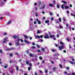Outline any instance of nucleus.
<instances>
[{
    "label": "nucleus",
    "instance_id": "obj_1",
    "mask_svg": "<svg viewBox=\"0 0 75 75\" xmlns=\"http://www.w3.org/2000/svg\"><path fill=\"white\" fill-rule=\"evenodd\" d=\"M14 49H15V48L14 47H11L10 48H8L6 49V51H11V50H14Z\"/></svg>",
    "mask_w": 75,
    "mask_h": 75
},
{
    "label": "nucleus",
    "instance_id": "obj_2",
    "mask_svg": "<svg viewBox=\"0 0 75 75\" xmlns=\"http://www.w3.org/2000/svg\"><path fill=\"white\" fill-rule=\"evenodd\" d=\"M58 48L59 50H61L62 49H63L64 48V45H62L61 46H59Z\"/></svg>",
    "mask_w": 75,
    "mask_h": 75
},
{
    "label": "nucleus",
    "instance_id": "obj_3",
    "mask_svg": "<svg viewBox=\"0 0 75 75\" xmlns=\"http://www.w3.org/2000/svg\"><path fill=\"white\" fill-rule=\"evenodd\" d=\"M7 37H6V38L4 39L3 42V43H6V41H7Z\"/></svg>",
    "mask_w": 75,
    "mask_h": 75
},
{
    "label": "nucleus",
    "instance_id": "obj_4",
    "mask_svg": "<svg viewBox=\"0 0 75 75\" xmlns=\"http://www.w3.org/2000/svg\"><path fill=\"white\" fill-rule=\"evenodd\" d=\"M52 38L53 37H55V35H50L49 38Z\"/></svg>",
    "mask_w": 75,
    "mask_h": 75
},
{
    "label": "nucleus",
    "instance_id": "obj_5",
    "mask_svg": "<svg viewBox=\"0 0 75 75\" xmlns=\"http://www.w3.org/2000/svg\"><path fill=\"white\" fill-rule=\"evenodd\" d=\"M52 69L53 71H55L57 70V68L55 67H54Z\"/></svg>",
    "mask_w": 75,
    "mask_h": 75
},
{
    "label": "nucleus",
    "instance_id": "obj_6",
    "mask_svg": "<svg viewBox=\"0 0 75 75\" xmlns=\"http://www.w3.org/2000/svg\"><path fill=\"white\" fill-rule=\"evenodd\" d=\"M44 38H45V39H47L48 38H50V37L46 36H44Z\"/></svg>",
    "mask_w": 75,
    "mask_h": 75
},
{
    "label": "nucleus",
    "instance_id": "obj_7",
    "mask_svg": "<svg viewBox=\"0 0 75 75\" xmlns=\"http://www.w3.org/2000/svg\"><path fill=\"white\" fill-rule=\"evenodd\" d=\"M38 6H40V5L41 4V1H39L38 2Z\"/></svg>",
    "mask_w": 75,
    "mask_h": 75
},
{
    "label": "nucleus",
    "instance_id": "obj_8",
    "mask_svg": "<svg viewBox=\"0 0 75 75\" xmlns=\"http://www.w3.org/2000/svg\"><path fill=\"white\" fill-rule=\"evenodd\" d=\"M17 37L16 35L13 36V38H14V39H17Z\"/></svg>",
    "mask_w": 75,
    "mask_h": 75
},
{
    "label": "nucleus",
    "instance_id": "obj_9",
    "mask_svg": "<svg viewBox=\"0 0 75 75\" xmlns=\"http://www.w3.org/2000/svg\"><path fill=\"white\" fill-rule=\"evenodd\" d=\"M16 45H17V46H20V44H19V43H18V42H16Z\"/></svg>",
    "mask_w": 75,
    "mask_h": 75
},
{
    "label": "nucleus",
    "instance_id": "obj_10",
    "mask_svg": "<svg viewBox=\"0 0 75 75\" xmlns=\"http://www.w3.org/2000/svg\"><path fill=\"white\" fill-rule=\"evenodd\" d=\"M64 4H62L61 6L62 8L63 9V10H64Z\"/></svg>",
    "mask_w": 75,
    "mask_h": 75
},
{
    "label": "nucleus",
    "instance_id": "obj_11",
    "mask_svg": "<svg viewBox=\"0 0 75 75\" xmlns=\"http://www.w3.org/2000/svg\"><path fill=\"white\" fill-rule=\"evenodd\" d=\"M69 62H70V63H71V64H75V62L74 63H73L71 61H69Z\"/></svg>",
    "mask_w": 75,
    "mask_h": 75
},
{
    "label": "nucleus",
    "instance_id": "obj_12",
    "mask_svg": "<svg viewBox=\"0 0 75 75\" xmlns=\"http://www.w3.org/2000/svg\"><path fill=\"white\" fill-rule=\"evenodd\" d=\"M24 37L26 39H28V36L26 35H24Z\"/></svg>",
    "mask_w": 75,
    "mask_h": 75
},
{
    "label": "nucleus",
    "instance_id": "obj_13",
    "mask_svg": "<svg viewBox=\"0 0 75 75\" xmlns=\"http://www.w3.org/2000/svg\"><path fill=\"white\" fill-rule=\"evenodd\" d=\"M69 6H67L65 7V8L66 9H68V8H69Z\"/></svg>",
    "mask_w": 75,
    "mask_h": 75
},
{
    "label": "nucleus",
    "instance_id": "obj_14",
    "mask_svg": "<svg viewBox=\"0 0 75 75\" xmlns=\"http://www.w3.org/2000/svg\"><path fill=\"white\" fill-rule=\"evenodd\" d=\"M62 3H64V4H67V2L65 1H62Z\"/></svg>",
    "mask_w": 75,
    "mask_h": 75
},
{
    "label": "nucleus",
    "instance_id": "obj_15",
    "mask_svg": "<svg viewBox=\"0 0 75 75\" xmlns=\"http://www.w3.org/2000/svg\"><path fill=\"white\" fill-rule=\"evenodd\" d=\"M41 50H42V51H45V49L44 48H42Z\"/></svg>",
    "mask_w": 75,
    "mask_h": 75
},
{
    "label": "nucleus",
    "instance_id": "obj_16",
    "mask_svg": "<svg viewBox=\"0 0 75 75\" xmlns=\"http://www.w3.org/2000/svg\"><path fill=\"white\" fill-rule=\"evenodd\" d=\"M31 69V67H29L28 68V71H30Z\"/></svg>",
    "mask_w": 75,
    "mask_h": 75
},
{
    "label": "nucleus",
    "instance_id": "obj_17",
    "mask_svg": "<svg viewBox=\"0 0 75 75\" xmlns=\"http://www.w3.org/2000/svg\"><path fill=\"white\" fill-rule=\"evenodd\" d=\"M11 22V21H9L7 23V24H10Z\"/></svg>",
    "mask_w": 75,
    "mask_h": 75
},
{
    "label": "nucleus",
    "instance_id": "obj_18",
    "mask_svg": "<svg viewBox=\"0 0 75 75\" xmlns=\"http://www.w3.org/2000/svg\"><path fill=\"white\" fill-rule=\"evenodd\" d=\"M45 23H50V21H49L47 20L45 21Z\"/></svg>",
    "mask_w": 75,
    "mask_h": 75
},
{
    "label": "nucleus",
    "instance_id": "obj_19",
    "mask_svg": "<svg viewBox=\"0 0 75 75\" xmlns=\"http://www.w3.org/2000/svg\"><path fill=\"white\" fill-rule=\"evenodd\" d=\"M36 37L37 38H38H38H40V37L38 35H37L36 36Z\"/></svg>",
    "mask_w": 75,
    "mask_h": 75
},
{
    "label": "nucleus",
    "instance_id": "obj_20",
    "mask_svg": "<svg viewBox=\"0 0 75 75\" xmlns=\"http://www.w3.org/2000/svg\"><path fill=\"white\" fill-rule=\"evenodd\" d=\"M9 55L10 56V57H13V54L12 53H10L9 54Z\"/></svg>",
    "mask_w": 75,
    "mask_h": 75
},
{
    "label": "nucleus",
    "instance_id": "obj_21",
    "mask_svg": "<svg viewBox=\"0 0 75 75\" xmlns=\"http://www.w3.org/2000/svg\"><path fill=\"white\" fill-rule=\"evenodd\" d=\"M26 63L27 65H28L29 64V62L26 61Z\"/></svg>",
    "mask_w": 75,
    "mask_h": 75
},
{
    "label": "nucleus",
    "instance_id": "obj_22",
    "mask_svg": "<svg viewBox=\"0 0 75 75\" xmlns=\"http://www.w3.org/2000/svg\"><path fill=\"white\" fill-rule=\"evenodd\" d=\"M9 63H10V64H11V63H13V60H10L9 61Z\"/></svg>",
    "mask_w": 75,
    "mask_h": 75
},
{
    "label": "nucleus",
    "instance_id": "obj_23",
    "mask_svg": "<svg viewBox=\"0 0 75 75\" xmlns=\"http://www.w3.org/2000/svg\"><path fill=\"white\" fill-rule=\"evenodd\" d=\"M16 71H18V67L16 66Z\"/></svg>",
    "mask_w": 75,
    "mask_h": 75
},
{
    "label": "nucleus",
    "instance_id": "obj_24",
    "mask_svg": "<svg viewBox=\"0 0 75 75\" xmlns=\"http://www.w3.org/2000/svg\"><path fill=\"white\" fill-rule=\"evenodd\" d=\"M57 8H59V5L57 4Z\"/></svg>",
    "mask_w": 75,
    "mask_h": 75
},
{
    "label": "nucleus",
    "instance_id": "obj_25",
    "mask_svg": "<svg viewBox=\"0 0 75 75\" xmlns=\"http://www.w3.org/2000/svg\"><path fill=\"white\" fill-rule=\"evenodd\" d=\"M59 43H60V44H62V45H64V43H63L62 42H60Z\"/></svg>",
    "mask_w": 75,
    "mask_h": 75
},
{
    "label": "nucleus",
    "instance_id": "obj_26",
    "mask_svg": "<svg viewBox=\"0 0 75 75\" xmlns=\"http://www.w3.org/2000/svg\"><path fill=\"white\" fill-rule=\"evenodd\" d=\"M43 36H44L43 35H41L40 36V38H42L43 37Z\"/></svg>",
    "mask_w": 75,
    "mask_h": 75
},
{
    "label": "nucleus",
    "instance_id": "obj_27",
    "mask_svg": "<svg viewBox=\"0 0 75 75\" xmlns=\"http://www.w3.org/2000/svg\"><path fill=\"white\" fill-rule=\"evenodd\" d=\"M20 40H21L20 39L18 38V39H17V41H18V42H19V41H20Z\"/></svg>",
    "mask_w": 75,
    "mask_h": 75
},
{
    "label": "nucleus",
    "instance_id": "obj_28",
    "mask_svg": "<svg viewBox=\"0 0 75 75\" xmlns=\"http://www.w3.org/2000/svg\"><path fill=\"white\" fill-rule=\"evenodd\" d=\"M30 56L31 57H33V54H32L30 53Z\"/></svg>",
    "mask_w": 75,
    "mask_h": 75
},
{
    "label": "nucleus",
    "instance_id": "obj_29",
    "mask_svg": "<svg viewBox=\"0 0 75 75\" xmlns=\"http://www.w3.org/2000/svg\"><path fill=\"white\" fill-rule=\"evenodd\" d=\"M63 20L64 21H66V19H65V18H63Z\"/></svg>",
    "mask_w": 75,
    "mask_h": 75
},
{
    "label": "nucleus",
    "instance_id": "obj_30",
    "mask_svg": "<svg viewBox=\"0 0 75 75\" xmlns=\"http://www.w3.org/2000/svg\"><path fill=\"white\" fill-rule=\"evenodd\" d=\"M37 51L38 52H41V51H40V50H37Z\"/></svg>",
    "mask_w": 75,
    "mask_h": 75
},
{
    "label": "nucleus",
    "instance_id": "obj_31",
    "mask_svg": "<svg viewBox=\"0 0 75 75\" xmlns=\"http://www.w3.org/2000/svg\"><path fill=\"white\" fill-rule=\"evenodd\" d=\"M20 41H21V42H24V41H23L22 39H21Z\"/></svg>",
    "mask_w": 75,
    "mask_h": 75
},
{
    "label": "nucleus",
    "instance_id": "obj_32",
    "mask_svg": "<svg viewBox=\"0 0 75 75\" xmlns=\"http://www.w3.org/2000/svg\"><path fill=\"white\" fill-rule=\"evenodd\" d=\"M39 59H41V60H42V58L41 57H39Z\"/></svg>",
    "mask_w": 75,
    "mask_h": 75
},
{
    "label": "nucleus",
    "instance_id": "obj_33",
    "mask_svg": "<svg viewBox=\"0 0 75 75\" xmlns=\"http://www.w3.org/2000/svg\"><path fill=\"white\" fill-rule=\"evenodd\" d=\"M36 46L37 47H38V48H40V46H39L38 45H37Z\"/></svg>",
    "mask_w": 75,
    "mask_h": 75
},
{
    "label": "nucleus",
    "instance_id": "obj_34",
    "mask_svg": "<svg viewBox=\"0 0 75 75\" xmlns=\"http://www.w3.org/2000/svg\"><path fill=\"white\" fill-rule=\"evenodd\" d=\"M0 52L1 54H3V51L1 50H0Z\"/></svg>",
    "mask_w": 75,
    "mask_h": 75
},
{
    "label": "nucleus",
    "instance_id": "obj_35",
    "mask_svg": "<svg viewBox=\"0 0 75 75\" xmlns=\"http://www.w3.org/2000/svg\"><path fill=\"white\" fill-rule=\"evenodd\" d=\"M59 21L60 22H61V18H59Z\"/></svg>",
    "mask_w": 75,
    "mask_h": 75
},
{
    "label": "nucleus",
    "instance_id": "obj_36",
    "mask_svg": "<svg viewBox=\"0 0 75 75\" xmlns=\"http://www.w3.org/2000/svg\"><path fill=\"white\" fill-rule=\"evenodd\" d=\"M50 7H52L53 6V5L52 4H50Z\"/></svg>",
    "mask_w": 75,
    "mask_h": 75
},
{
    "label": "nucleus",
    "instance_id": "obj_37",
    "mask_svg": "<svg viewBox=\"0 0 75 75\" xmlns=\"http://www.w3.org/2000/svg\"><path fill=\"white\" fill-rule=\"evenodd\" d=\"M71 16H74L75 15H74V14H73V13H71Z\"/></svg>",
    "mask_w": 75,
    "mask_h": 75
},
{
    "label": "nucleus",
    "instance_id": "obj_38",
    "mask_svg": "<svg viewBox=\"0 0 75 75\" xmlns=\"http://www.w3.org/2000/svg\"><path fill=\"white\" fill-rule=\"evenodd\" d=\"M40 31L39 30H38L37 31V33H38V34H40Z\"/></svg>",
    "mask_w": 75,
    "mask_h": 75
},
{
    "label": "nucleus",
    "instance_id": "obj_39",
    "mask_svg": "<svg viewBox=\"0 0 75 75\" xmlns=\"http://www.w3.org/2000/svg\"><path fill=\"white\" fill-rule=\"evenodd\" d=\"M3 35H7V33H3Z\"/></svg>",
    "mask_w": 75,
    "mask_h": 75
},
{
    "label": "nucleus",
    "instance_id": "obj_40",
    "mask_svg": "<svg viewBox=\"0 0 75 75\" xmlns=\"http://www.w3.org/2000/svg\"><path fill=\"white\" fill-rule=\"evenodd\" d=\"M35 75H38L37 74V72H35L34 73Z\"/></svg>",
    "mask_w": 75,
    "mask_h": 75
},
{
    "label": "nucleus",
    "instance_id": "obj_41",
    "mask_svg": "<svg viewBox=\"0 0 75 75\" xmlns=\"http://www.w3.org/2000/svg\"><path fill=\"white\" fill-rule=\"evenodd\" d=\"M53 3L54 4H56L55 1H53Z\"/></svg>",
    "mask_w": 75,
    "mask_h": 75
},
{
    "label": "nucleus",
    "instance_id": "obj_42",
    "mask_svg": "<svg viewBox=\"0 0 75 75\" xmlns=\"http://www.w3.org/2000/svg\"><path fill=\"white\" fill-rule=\"evenodd\" d=\"M35 10H36V11H37V7H35Z\"/></svg>",
    "mask_w": 75,
    "mask_h": 75
},
{
    "label": "nucleus",
    "instance_id": "obj_43",
    "mask_svg": "<svg viewBox=\"0 0 75 75\" xmlns=\"http://www.w3.org/2000/svg\"><path fill=\"white\" fill-rule=\"evenodd\" d=\"M67 14H69V11H67Z\"/></svg>",
    "mask_w": 75,
    "mask_h": 75
},
{
    "label": "nucleus",
    "instance_id": "obj_44",
    "mask_svg": "<svg viewBox=\"0 0 75 75\" xmlns=\"http://www.w3.org/2000/svg\"><path fill=\"white\" fill-rule=\"evenodd\" d=\"M38 23L39 24H41V22L40 21H38Z\"/></svg>",
    "mask_w": 75,
    "mask_h": 75
},
{
    "label": "nucleus",
    "instance_id": "obj_45",
    "mask_svg": "<svg viewBox=\"0 0 75 75\" xmlns=\"http://www.w3.org/2000/svg\"><path fill=\"white\" fill-rule=\"evenodd\" d=\"M53 39L54 40H56V38H55V37H53Z\"/></svg>",
    "mask_w": 75,
    "mask_h": 75
},
{
    "label": "nucleus",
    "instance_id": "obj_46",
    "mask_svg": "<svg viewBox=\"0 0 75 75\" xmlns=\"http://www.w3.org/2000/svg\"><path fill=\"white\" fill-rule=\"evenodd\" d=\"M45 8V5H44L42 7V9H44Z\"/></svg>",
    "mask_w": 75,
    "mask_h": 75
},
{
    "label": "nucleus",
    "instance_id": "obj_47",
    "mask_svg": "<svg viewBox=\"0 0 75 75\" xmlns=\"http://www.w3.org/2000/svg\"><path fill=\"white\" fill-rule=\"evenodd\" d=\"M63 52L64 53H66V52H67V51H66V50H63Z\"/></svg>",
    "mask_w": 75,
    "mask_h": 75
},
{
    "label": "nucleus",
    "instance_id": "obj_48",
    "mask_svg": "<svg viewBox=\"0 0 75 75\" xmlns=\"http://www.w3.org/2000/svg\"><path fill=\"white\" fill-rule=\"evenodd\" d=\"M29 66H30V67H32V64H31V63H30L29 64Z\"/></svg>",
    "mask_w": 75,
    "mask_h": 75
},
{
    "label": "nucleus",
    "instance_id": "obj_49",
    "mask_svg": "<svg viewBox=\"0 0 75 75\" xmlns=\"http://www.w3.org/2000/svg\"><path fill=\"white\" fill-rule=\"evenodd\" d=\"M50 14L51 15V16H52V12H50Z\"/></svg>",
    "mask_w": 75,
    "mask_h": 75
},
{
    "label": "nucleus",
    "instance_id": "obj_50",
    "mask_svg": "<svg viewBox=\"0 0 75 75\" xmlns=\"http://www.w3.org/2000/svg\"><path fill=\"white\" fill-rule=\"evenodd\" d=\"M34 24H37V22L36 21H35L34 22Z\"/></svg>",
    "mask_w": 75,
    "mask_h": 75
},
{
    "label": "nucleus",
    "instance_id": "obj_51",
    "mask_svg": "<svg viewBox=\"0 0 75 75\" xmlns=\"http://www.w3.org/2000/svg\"><path fill=\"white\" fill-rule=\"evenodd\" d=\"M69 6L70 7H72V6L71 4L69 5Z\"/></svg>",
    "mask_w": 75,
    "mask_h": 75
},
{
    "label": "nucleus",
    "instance_id": "obj_52",
    "mask_svg": "<svg viewBox=\"0 0 75 75\" xmlns=\"http://www.w3.org/2000/svg\"><path fill=\"white\" fill-rule=\"evenodd\" d=\"M59 67H60V68H62V66L61 65V64H59Z\"/></svg>",
    "mask_w": 75,
    "mask_h": 75
},
{
    "label": "nucleus",
    "instance_id": "obj_53",
    "mask_svg": "<svg viewBox=\"0 0 75 75\" xmlns=\"http://www.w3.org/2000/svg\"><path fill=\"white\" fill-rule=\"evenodd\" d=\"M45 73H48V71H47V70H46V71H45Z\"/></svg>",
    "mask_w": 75,
    "mask_h": 75
},
{
    "label": "nucleus",
    "instance_id": "obj_54",
    "mask_svg": "<svg viewBox=\"0 0 75 75\" xmlns=\"http://www.w3.org/2000/svg\"><path fill=\"white\" fill-rule=\"evenodd\" d=\"M35 15L36 17H37V16H38V14H37V13H36Z\"/></svg>",
    "mask_w": 75,
    "mask_h": 75
},
{
    "label": "nucleus",
    "instance_id": "obj_55",
    "mask_svg": "<svg viewBox=\"0 0 75 75\" xmlns=\"http://www.w3.org/2000/svg\"><path fill=\"white\" fill-rule=\"evenodd\" d=\"M32 37H30L29 38V39L30 40H32Z\"/></svg>",
    "mask_w": 75,
    "mask_h": 75
},
{
    "label": "nucleus",
    "instance_id": "obj_56",
    "mask_svg": "<svg viewBox=\"0 0 75 75\" xmlns=\"http://www.w3.org/2000/svg\"><path fill=\"white\" fill-rule=\"evenodd\" d=\"M40 40L41 41L40 42H42L43 41V40L42 39H41Z\"/></svg>",
    "mask_w": 75,
    "mask_h": 75
},
{
    "label": "nucleus",
    "instance_id": "obj_57",
    "mask_svg": "<svg viewBox=\"0 0 75 75\" xmlns=\"http://www.w3.org/2000/svg\"><path fill=\"white\" fill-rule=\"evenodd\" d=\"M9 45L11 46L12 45V44L11 43H9Z\"/></svg>",
    "mask_w": 75,
    "mask_h": 75
},
{
    "label": "nucleus",
    "instance_id": "obj_58",
    "mask_svg": "<svg viewBox=\"0 0 75 75\" xmlns=\"http://www.w3.org/2000/svg\"><path fill=\"white\" fill-rule=\"evenodd\" d=\"M51 21H53L54 20V18H51Z\"/></svg>",
    "mask_w": 75,
    "mask_h": 75
},
{
    "label": "nucleus",
    "instance_id": "obj_59",
    "mask_svg": "<svg viewBox=\"0 0 75 75\" xmlns=\"http://www.w3.org/2000/svg\"><path fill=\"white\" fill-rule=\"evenodd\" d=\"M42 20H45V17H44L42 18Z\"/></svg>",
    "mask_w": 75,
    "mask_h": 75
},
{
    "label": "nucleus",
    "instance_id": "obj_60",
    "mask_svg": "<svg viewBox=\"0 0 75 75\" xmlns=\"http://www.w3.org/2000/svg\"><path fill=\"white\" fill-rule=\"evenodd\" d=\"M66 26L67 27H68L69 26V25L68 24H66Z\"/></svg>",
    "mask_w": 75,
    "mask_h": 75
},
{
    "label": "nucleus",
    "instance_id": "obj_61",
    "mask_svg": "<svg viewBox=\"0 0 75 75\" xmlns=\"http://www.w3.org/2000/svg\"><path fill=\"white\" fill-rule=\"evenodd\" d=\"M62 27L61 25H60V28H62Z\"/></svg>",
    "mask_w": 75,
    "mask_h": 75
},
{
    "label": "nucleus",
    "instance_id": "obj_62",
    "mask_svg": "<svg viewBox=\"0 0 75 75\" xmlns=\"http://www.w3.org/2000/svg\"><path fill=\"white\" fill-rule=\"evenodd\" d=\"M55 46H56V47H58V45H57V44H55Z\"/></svg>",
    "mask_w": 75,
    "mask_h": 75
},
{
    "label": "nucleus",
    "instance_id": "obj_63",
    "mask_svg": "<svg viewBox=\"0 0 75 75\" xmlns=\"http://www.w3.org/2000/svg\"><path fill=\"white\" fill-rule=\"evenodd\" d=\"M52 51L53 52H55V50L54 49H52Z\"/></svg>",
    "mask_w": 75,
    "mask_h": 75
},
{
    "label": "nucleus",
    "instance_id": "obj_64",
    "mask_svg": "<svg viewBox=\"0 0 75 75\" xmlns=\"http://www.w3.org/2000/svg\"><path fill=\"white\" fill-rule=\"evenodd\" d=\"M72 75H75V73H72Z\"/></svg>",
    "mask_w": 75,
    "mask_h": 75
}]
</instances>
